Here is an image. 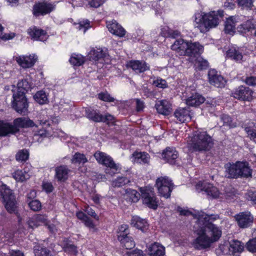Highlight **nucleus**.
<instances>
[{
    "mask_svg": "<svg viewBox=\"0 0 256 256\" xmlns=\"http://www.w3.org/2000/svg\"><path fill=\"white\" fill-rule=\"evenodd\" d=\"M40 226L42 224H45L47 221L46 216L45 215L42 214H36L34 216Z\"/></svg>",
    "mask_w": 256,
    "mask_h": 256,
    "instance_id": "nucleus-63",
    "label": "nucleus"
},
{
    "mask_svg": "<svg viewBox=\"0 0 256 256\" xmlns=\"http://www.w3.org/2000/svg\"><path fill=\"white\" fill-rule=\"evenodd\" d=\"M12 177L16 180V181L23 182L29 178L30 176L25 171L22 170H15L12 174Z\"/></svg>",
    "mask_w": 256,
    "mask_h": 256,
    "instance_id": "nucleus-44",
    "label": "nucleus"
},
{
    "mask_svg": "<svg viewBox=\"0 0 256 256\" xmlns=\"http://www.w3.org/2000/svg\"><path fill=\"white\" fill-rule=\"evenodd\" d=\"M191 141V147L195 152L208 151L214 145L213 140L208 132L200 130L194 132Z\"/></svg>",
    "mask_w": 256,
    "mask_h": 256,
    "instance_id": "nucleus-6",
    "label": "nucleus"
},
{
    "mask_svg": "<svg viewBox=\"0 0 256 256\" xmlns=\"http://www.w3.org/2000/svg\"><path fill=\"white\" fill-rule=\"evenodd\" d=\"M14 60L20 67L26 69L33 67L38 60L35 54L21 55L14 57Z\"/></svg>",
    "mask_w": 256,
    "mask_h": 256,
    "instance_id": "nucleus-17",
    "label": "nucleus"
},
{
    "mask_svg": "<svg viewBox=\"0 0 256 256\" xmlns=\"http://www.w3.org/2000/svg\"><path fill=\"white\" fill-rule=\"evenodd\" d=\"M107 27L109 32L114 35L120 38L124 37L126 35V30L116 20L112 21L111 24H108Z\"/></svg>",
    "mask_w": 256,
    "mask_h": 256,
    "instance_id": "nucleus-29",
    "label": "nucleus"
},
{
    "mask_svg": "<svg viewBox=\"0 0 256 256\" xmlns=\"http://www.w3.org/2000/svg\"><path fill=\"white\" fill-rule=\"evenodd\" d=\"M34 256H52L50 250L42 244H36L34 246Z\"/></svg>",
    "mask_w": 256,
    "mask_h": 256,
    "instance_id": "nucleus-37",
    "label": "nucleus"
},
{
    "mask_svg": "<svg viewBox=\"0 0 256 256\" xmlns=\"http://www.w3.org/2000/svg\"><path fill=\"white\" fill-rule=\"evenodd\" d=\"M116 235L118 240L126 249L130 250L135 246V242L130 234L128 224H123L119 226Z\"/></svg>",
    "mask_w": 256,
    "mask_h": 256,
    "instance_id": "nucleus-7",
    "label": "nucleus"
},
{
    "mask_svg": "<svg viewBox=\"0 0 256 256\" xmlns=\"http://www.w3.org/2000/svg\"><path fill=\"white\" fill-rule=\"evenodd\" d=\"M238 6L242 10L250 11L254 10V0H236Z\"/></svg>",
    "mask_w": 256,
    "mask_h": 256,
    "instance_id": "nucleus-41",
    "label": "nucleus"
},
{
    "mask_svg": "<svg viewBox=\"0 0 256 256\" xmlns=\"http://www.w3.org/2000/svg\"><path fill=\"white\" fill-rule=\"evenodd\" d=\"M190 110L188 108H176L174 112V116L176 120L181 123L188 122L192 119L190 114Z\"/></svg>",
    "mask_w": 256,
    "mask_h": 256,
    "instance_id": "nucleus-23",
    "label": "nucleus"
},
{
    "mask_svg": "<svg viewBox=\"0 0 256 256\" xmlns=\"http://www.w3.org/2000/svg\"><path fill=\"white\" fill-rule=\"evenodd\" d=\"M106 57V54L102 50H92L90 52L89 58L90 60H92L97 64V62L104 60Z\"/></svg>",
    "mask_w": 256,
    "mask_h": 256,
    "instance_id": "nucleus-36",
    "label": "nucleus"
},
{
    "mask_svg": "<svg viewBox=\"0 0 256 256\" xmlns=\"http://www.w3.org/2000/svg\"><path fill=\"white\" fill-rule=\"evenodd\" d=\"M224 168L228 178H248L252 176V170L246 161H237L235 163L228 162L224 165Z\"/></svg>",
    "mask_w": 256,
    "mask_h": 256,
    "instance_id": "nucleus-4",
    "label": "nucleus"
},
{
    "mask_svg": "<svg viewBox=\"0 0 256 256\" xmlns=\"http://www.w3.org/2000/svg\"><path fill=\"white\" fill-rule=\"evenodd\" d=\"M85 212L86 214L90 216L91 217L94 218L96 220H99V216L96 214L95 211L89 206H88L85 210Z\"/></svg>",
    "mask_w": 256,
    "mask_h": 256,
    "instance_id": "nucleus-64",
    "label": "nucleus"
},
{
    "mask_svg": "<svg viewBox=\"0 0 256 256\" xmlns=\"http://www.w3.org/2000/svg\"><path fill=\"white\" fill-rule=\"evenodd\" d=\"M32 83L28 78L20 80L17 84V90L16 93L26 96L32 88Z\"/></svg>",
    "mask_w": 256,
    "mask_h": 256,
    "instance_id": "nucleus-28",
    "label": "nucleus"
},
{
    "mask_svg": "<svg viewBox=\"0 0 256 256\" xmlns=\"http://www.w3.org/2000/svg\"><path fill=\"white\" fill-rule=\"evenodd\" d=\"M234 218L238 227L242 228H248L254 222V217L249 212H240L236 214Z\"/></svg>",
    "mask_w": 256,
    "mask_h": 256,
    "instance_id": "nucleus-18",
    "label": "nucleus"
},
{
    "mask_svg": "<svg viewBox=\"0 0 256 256\" xmlns=\"http://www.w3.org/2000/svg\"><path fill=\"white\" fill-rule=\"evenodd\" d=\"M33 98L36 102L42 105L48 104L49 102L48 94L43 90L36 92Z\"/></svg>",
    "mask_w": 256,
    "mask_h": 256,
    "instance_id": "nucleus-40",
    "label": "nucleus"
},
{
    "mask_svg": "<svg viewBox=\"0 0 256 256\" xmlns=\"http://www.w3.org/2000/svg\"><path fill=\"white\" fill-rule=\"evenodd\" d=\"M153 84H154L156 87L161 88H166L168 87V84L166 81L165 80L161 78H158L156 80H154Z\"/></svg>",
    "mask_w": 256,
    "mask_h": 256,
    "instance_id": "nucleus-57",
    "label": "nucleus"
},
{
    "mask_svg": "<svg viewBox=\"0 0 256 256\" xmlns=\"http://www.w3.org/2000/svg\"><path fill=\"white\" fill-rule=\"evenodd\" d=\"M42 188L46 194H50L54 190V187L51 182L43 181Z\"/></svg>",
    "mask_w": 256,
    "mask_h": 256,
    "instance_id": "nucleus-56",
    "label": "nucleus"
},
{
    "mask_svg": "<svg viewBox=\"0 0 256 256\" xmlns=\"http://www.w3.org/2000/svg\"><path fill=\"white\" fill-rule=\"evenodd\" d=\"M35 125L32 120L26 117L14 118L12 124L0 120V137L16 134L20 132L21 128H33Z\"/></svg>",
    "mask_w": 256,
    "mask_h": 256,
    "instance_id": "nucleus-3",
    "label": "nucleus"
},
{
    "mask_svg": "<svg viewBox=\"0 0 256 256\" xmlns=\"http://www.w3.org/2000/svg\"><path fill=\"white\" fill-rule=\"evenodd\" d=\"M194 217L197 218V224H205L208 223H213L214 221L219 219L220 216L217 214H208L204 212H198L195 214Z\"/></svg>",
    "mask_w": 256,
    "mask_h": 256,
    "instance_id": "nucleus-22",
    "label": "nucleus"
},
{
    "mask_svg": "<svg viewBox=\"0 0 256 256\" xmlns=\"http://www.w3.org/2000/svg\"><path fill=\"white\" fill-rule=\"evenodd\" d=\"M27 224L28 226V228L32 229H34L40 226V224H38V222L37 220L36 219V218L34 216L28 219V220L27 222Z\"/></svg>",
    "mask_w": 256,
    "mask_h": 256,
    "instance_id": "nucleus-59",
    "label": "nucleus"
},
{
    "mask_svg": "<svg viewBox=\"0 0 256 256\" xmlns=\"http://www.w3.org/2000/svg\"><path fill=\"white\" fill-rule=\"evenodd\" d=\"M56 8V5L52 2L43 0L36 2L32 6V14L34 16L38 18L49 14Z\"/></svg>",
    "mask_w": 256,
    "mask_h": 256,
    "instance_id": "nucleus-9",
    "label": "nucleus"
},
{
    "mask_svg": "<svg viewBox=\"0 0 256 256\" xmlns=\"http://www.w3.org/2000/svg\"><path fill=\"white\" fill-rule=\"evenodd\" d=\"M224 16V10H218L210 11L207 13H198L196 15L194 21L200 32H204L217 26Z\"/></svg>",
    "mask_w": 256,
    "mask_h": 256,
    "instance_id": "nucleus-2",
    "label": "nucleus"
},
{
    "mask_svg": "<svg viewBox=\"0 0 256 256\" xmlns=\"http://www.w3.org/2000/svg\"><path fill=\"white\" fill-rule=\"evenodd\" d=\"M12 102V108L18 114L25 115L28 113V102L26 96L14 93Z\"/></svg>",
    "mask_w": 256,
    "mask_h": 256,
    "instance_id": "nucleus-11",
    "label": "nucleus"
},
{
    "mask_svg": "<svg viewBox=\"0 0 256 256\" xmlns=\"http://www.w3.org/2000/svg\"><path fill=\"white\" fill-rule=\"evenodd\" d=\"M223 126H228L229 128H235L237 126V122L229 115L223 114L221 116Z\"/></svg>",
    "mask_w": 256,
    "mask_h": 256,
    "instance_id": "nucleus-42",
    "label": "nucleus"
},
{
    "mask_svg": "<svg viewBox=\"0 0 256 256\" xmlns=\"http://www.w3.org/2000/svg\"><path fill=\"white\" fill-rule=\"evenodd\" d=\"M226 58L240 62L243 58L242 50L238 46H232L226 52Z\"/></svg>",
    "mask_w": 256,
    "mask_h": 256,
    "instance_id": "nucleus-26",
    "label": "nucleus"
},
{
    "mask_svg": "<svg viewBox=\"0 0 256 256\" xmlns=\"http://www.w3.org/2000/svg\"><path fill=\"white\" fill-rule=\"evenodd\" d=\"M63 248L65 252L74 255L77 254L78 252L77 246L74 244L66 243L64 245Z\"/></svg>",
    "mask_w": 256,
    "mask_h": 256,
    "instance_id": "nucleus-51",
    "label": "nucleus"
},
{
    "mask_svg": "<svg viewBox=\"0 0 256 256\" xmlns=\"http://www.w3.org/2000/svg\"><path fill=\"white\" fill-rule=\"evenodd\" d=\"M27 32L31 40L36 41H46L49 36L46 30L39 28L35 26L30 27Z\"/></svg>",
    "mask_w": 256,
    "mask_h": 256,
    "instance_id": "nucleus-19",
    "label": "nucleus"
},
{
    "mask_svg": "<svg viewBox=\"0 0 256 256\" xmlns=\"http://www.w3.org/2000/svg\"><path fill=\"white\" fill-rule=\"evenodd\" d=\"M70 170L66 165H60L56 168L54 178L58 182H65L68 178Z\"/></svg>",
    "mask_w": 256,
    "mask_h": 256,
    "instance_id": "nucleus-25",
    "label": "nucleus"
},
{
    "mask_svg": "<svg viewBox=\"0 0 256 256\" xmlns=\"http://www.w3.org/2000/svg\"><path fill=\"white\" fill-rule=\"evenodd\" d=\"M70 64L73 66H82L85 62L86 58L81 54H72L70 59Z\"/></svg>",
    "mask_w": 256,
    "mask_h": 256,
    "instance_id": "nucleus-39",
    "label": "nucleus"
},
{
    "mask_svg": "<svg viewBox=\"0 0 256 256\" xmlns=\"http://www.w3.org/2000/svg\"><path fill=\"white\" fill-rule=\"evenodd\" d=\"M0 200L9 214L19 215L14 193L10 186L2 181H0Z\"/></svg>",
    "mask_w": 256,
    "mask_h": 256,
    "instance_id": "nucleus-5",
    "label": "nucleus"
},
{
    "mask_svg": "<svg viewBox=\"0 0 256 256\" xmlns=\"http://www.w3.org/2000/svg\"><path fill=\"white\" fill-rule=\"evenodd\" d=\"M28 204L30 208L34 212L39 211L42 208V204L40 200H37L30 201Z\"/></svg>",
    "mask_w": 256,
    "mask_h": 256,
    "instance_id": "nucleus-53",
    "label": "nucleus"
},
{
    "mask_svg": "<svg viewBox=\"0 0 256 256\" xmlns=\"http://www.w3.org/2000/svg\"><path fill=\"white\" fill-rule=\"evenodd\" d=\"M194 233L198 236L194 240L192 245L196 250H201L209 248L214 242L206 234L204 230H202L198 226L196 228Z\"/></svg>",
    "mask_w": 256,
    "mask_h": 256,
    "instance_id": "nucleus-8",
    "label": "nucleus"
},
{
    "mask_svg": "<svg viewBox=\"0 0 256 256\" xmlns=\"http://www.w3.org/2000/svg\"><path fill=\"white\" fill-rule=\"evenodd\" d=\"M194 66H196V68L198 70H206L208 69L210 66L208 61L202 58L196 59V60Z\"/></svg>",
    "mask_w": 256,
    "mask_h": 256,
    "instance_id": "nucleus-48",
    "label": "nucleus"
},
{
    "mask_svg": "<svg viewBox=\"0 0 256 256\" xmlns=\"http://www.w3.org/2000/svg\"><path fill=\"white\" fill-rule=\"evenodd\" d=\"M140 197V194L137 190L131 188L126 190L124 198L126 200L130 202H136Z\"/></svg>",
    "mask_w": 256,
    "mask_h": 256,
    "instance_id": "nucleus-34",
    "label": "nucleus"
},
{
    "mask_svg": "<svg viewBox=\"0 0 256 256\" xmlns=\"http://www.w3.org/2000/svg\"><path fill=\"white\" fill-rule=\"evenodd\" d=\"M98 98L99 100L105 102H111L115 100L107 92H100L98 94Z\"/></svg>",
    "mask_w": 256,
    "mask_h": 256,
    "instance_id": "nucleus-52",
    "label": "nucleus"
},
{
    "mask_svg": "<svg viewBox=\"0 0 256 256\" xmlns=\"http://www.w3.org/2000/svg\"><path fill=\"white\" fill-rule=\"evenodd\" d=\"M149 250L152 256H164L165 254V248L158 242L152 244Z\"/></svg>",
    "mask_w": 256,
    "mask_h": 256,
    "instance_id": "nucleus-38",
    "label": "nucleus"
},
{
    "mask_svg": "<svg viewBox=\"0 0 256 256\" xmlns=\"http://www.w3.org/2000/svg\"><path fill=\"white\" fill-rule=\"evenodd\" d=\"M101 122L107 124H114L115 122V118L112 114L106 113L104 115L102 114Z\"/></svg>",
    "mask_w": 256,
    "mask_h": 256,
    "instance_id": "nucleus-55",
    "label": "nucleus"
},
{
    "mask_svg": "<svg viewBox=\"0 0 256 256\" xmlns=\"http://www.w3.org/2000/svg\"><path fill=\"white\" fill-rule=\"evenodd\" d=\"M238 28V30L240 33L243 34H246L254 29V24L250 20H247L241 24Z\"/></svg>",
    "mask_w": 256,
    "mask_h": 256,
    "instance_id": "nucleus-43",
    "label": "nucleus"
},
{
    "mask_svg": "<svg viewBox=\"0 0 256 256\" xmlns=\"http://www.w3.org/2000/svg\"><path fill=\"white\" fill-rule=\"evenodd\" d=\"M246 248L250 252H256V238L250 239L246 244Z\"/></svg>",
    "mask_w": 256,
    "mask_h": 256,
    "instance_id": "nucleus-54",
    "label": "nucleus"
},
{
    "mask_svg": "<svg viewBox=\"0 0 256 256\" xmlns=\"http://www.w3.org/2000/svg\"><path fill=\"white\" fill-rule=\"evenodd\" d=\"M198 226L202 230H205L206 234L208 236L214 243L218 242L222 236V230L221 228L214 223L199 224Z\"/></svg>",
    "mask_w": 256,
    "mask_h": 256,
    "instance_id": "nucleus-12",
    "label": "nucleus"
},
{
    "mask_svg": "<svg viewBox=\"0 0 256 256\" xmlns=\"http://www.w3.org/2000/svg\"><path fill=\"white\" fill-rule=\"evenodd\" d=\"M88 159L84 154L76 152L74 155L72 162L74 164H84L88 162Z\"/></svg>",
    "mask_w": 256,
    "mask_h": 256,
    "instance_id": "nucleus-50",
    "label": "nucleus"
},
{
    "mask_svg": "<svg viewBox=\"0 0 256 256\" xmlns=\"http://www.w3.org/2000/svg\"><path fill=\"white\" fill-rule=\"evenodd\" d=\"M208 82L210 84L218 88L224 86L226 81L216 69H210L208 72Z\"/></svg>",
    "mask_w": 256,
    "mask_h": 256,
    "instance_id": "nucleus-20",
    "label": "nucleus"
},
{
    "mask_svg": "<svg viewBox=\"0 0 256 256\" xmlns=\"http://www.w3.org/2000/svg\"><path fill=\"white\" fill-rule=\"evenodd\" d=\"M130 182V180L126 176H118L112 182L114 187L120 188Z\"/></svg>",
    "mask_w": 256,
    "mask_h": 256,
    "instance_id": "nucleus-47",
    "label": "nucleus"
},
{
    "mask_svg": "<svg viewBox=\"0 0 256 256\" xmlns=\"http://www.w3.org/2000/svg\"><path fill=\"white\" fill-rule=\"evenodd\" d=\"M253 94V90L250 88L240 86L233 90L231 96L241 101L250 102L252 99Z\"/></svg>",
    "mask_w": 256,
    "mask_h": 256,
    "instance_id": "nucleus-13",
    "label": "nucleus"
},
{
    "mask_svg": "<svg viewBox=\"0 0 256 256\" xmlns=\"http://www.w3.org/2000/svg\"><path fill=\"white\" fill-rule=\"evenodd\" d=\"M244 82L247 85L249 86H256V76H246L244 80Z\"/></svg>",
    "mask_w": 256,
    "mask_h": 256,
    "instance_id": "nucleus-62",
    "label": "nucleus"
},
{
    "mask_svg": "<svg viewBox=\"0 0 256 256\" xmlns=\"http://www.w3.org/2000/svg\"><path fill=\"white\" fill-rule=\"evenodd\" d=\"M29 158V152L26 149H22L18 152L16 154V159L18 162H25Z\"/></svg>",
    "mask_w": 256,
    "mask_h": 256,
    "instance_id": "nucleus-49",
    "label": "nucleus"
},
{
    "mask_svg": "<svg viewBox=\"0 0 256 256\" xmlns=\"http://www.w3.org/2000/svg\"><path fill=\"white\" fill-rule=\"evenodd\" d=\"M160 34L164 38H176L180 34L178 31L174 30L168 26H166L162 28Z\"/></svg>",
    "mask_w": 256,
    "mask_h": 256,
    "instance_id": "nucleus-45",
    "label": "nucleus"
},
{
    "mask_svg": "<svg viewBox=\"0 0 256 256\" xmlns=\"http://www.w3.org/2000/svg\"><path fill=\"white\" fill-rule=\"evenodd\" d=\"M94 156L98 164L114 170V174L118 170V167L112 158L105 152L98 151L94 153Z\"/></svg>",
    "mask_w": 256,
    "mask_h": 256,
    "instance_id": "nucleus-14",
    "label": "nucleus"
},
{
    "mask_svg": "<svg viewBox=\"0 0 256 256\" xmlns=\"http://www.w3.org/2000/svg\"><path fill=\"white\" fill-rule=\"evenodd\" d=\"M171 48L180 56H187L192 58H198L204 50V46L198 42H192V40H186L182 38L176 40Z\"/></svg>",
    "mask_w": 256,
    "mask_h": 256,
    "instance_id": "nucleus-1",
    "label": "nucleus"
},
{
    "mask_svg": "<svg viewBox=\"0 0 256 256\" xmlns=\"http://www.w3.org/2000/svg\"><path fill=\"white\" fill-rule=\"evenodd\" d=\"M132 157L134 161L142 164H148L150 162V156L148 153L145 152L135 151L132 154Z\"/></svg>",
    "mask_w": 256,
    "mask_h": 256,
    "instance_id": "nucleus-32",
    "label": "nucleus"
},
{
    "mask_svg": "<svg viewBox=\"0 0 256 256\" xmlns=\"http://www.w3.org/2000/svg\"><path fill=\"white\" fill-rule=\"evenodd\" d=\"M246 198L249 201H252L254 204H256V192L248 190L246 194Z\"/></svg>",
    "mask_w": 256,
    "mask_h": 256,
    "instance_id": "nucleus-58",
    "label": "nucleus"
},
{
    "mask_svg": "<svg viewBox=\"0 0 256 256\" xmlns=\"http://www.w3.org/2000/svg\"><path fill=\"white\" fill-rule=\"evenodd\" d=\"M130 224L132 226L142 232H146L148 228V224L147 220L138 216H132Z\"/></svg>",
    "mask_w": 256,
    "mask_h": 256,
    "instance_id": "nucleus-27",
    "label": "nucleus"
},
{
    "mask_svg": "<svg viewBox=\"0 0 256 256\" xmlns=\"http://www.w3.org/2000/svg\"><path fill=\"white\" fill-rule=\"evenodd\" d=\"M128 66L136 72L142 73L150 70V66L144 60H131L128 64Z\"/></svg>",
    "mask_w": 256,
    "mask_h": 256,
    "instance_id": "nucleus-24",
    "label": "nucleus"
},
{
    "mask_svg": "<svg viewBox=\"0 0 256 256\" xmlns=\"http://www.w3.org/2000/svg\"><path fill=\"white\" fill-rule=\"evenodd\" d=\"M157 112L162 114L168 116L171 112L170 105L166 100H162L155 106Z\"/></svg>",
    "mask_w": 256,
    "mask_h": 256,
    "instance_id": "nucleus-35",
    "label": "nucleus"
},
{
    "mask_svg": "<svg viewBox=\"0 0 256 256\" xmlns=\"http://www.w3.org/2000/svg\"><path fill=\"white\" fill-rule=\"evenodd\" d=\"M156 186L160 196L166 198H170L174 188V184L168 177L160 176L156 180Z\"/></svg>",
    "mask_w": 256,
    "mask_h": 256,
    "instance_id": "nucleus-10",
    "label": "nucleus"
},
{
    "mask_svg": "<svg viewBox=\"0 0 256 256\" xmlns=\"http://www.w3.org/2000/svg\"><path fill=\"white\" fill-rule=\"evenodd\" d=\"M139 190L141 193L144 204L150 208L156 210L158 207V201L154 194H150L149 190L146 187H140Z\"/></svg>",
    "mask_w": 256,
    "mask_h": 256,
    "instance_id": "nucleus-15",
    "label": "nucleus"
},
{
    "mask_svg": "<svg viewBox=\"0 0 256 256\" xmlns=\"http://www.w3.org/2000/svg\"><path fill=\"white\" fill-rule=\"evenodd\" d=\"M241 242L238 240H232L230 244L229 250L234 254L236 252H240L243 250Z\"/></svg>",
    "mask_w": 256,
    "mask_h": 256,
    "instance_id": "nucleus-46",
    "label": "nucleus"
},
{
    "mask_svg": "<svg viewBox=\"0 0 256 256\" xmlns=\"http://www.w3.org/2000/svg\"><path fill=\"white\" fill-rule=\"evenodd\" d=\"M236 16H230L227 18L224 22V32L225 34H233L236 32Z\"/></svg>",
    "mask_w": 256,
    "mask_h": 256,
    "instance_id": "nucleus-31",
    "label": "nucleus"
},
{
    "mask_svg": "<svg viewBox=\"0 0 256 256\" xmlns=\"http://www.w3.org/2000/svg\"><path fill=\"white\" fill-rule=\"evenodd\" d=\"M86 117L90 120L95 122H100L102 114L98 110H94L91 108H86L85 110Z\"/></svg>",
    "mask_w": 256,
    "mask_h": 256,
    "instance_id": "nucleus-33",
    "label": "nucleus"
},
{
    "mask_svg": "<svg viewBox=\"0 0 256 256\" xmlns=\"http://www.w3.org/2000/svg\"><path fill=\"white\" fill-rule=\"evenodd\" d=\"M106 0H90L88 4L90 7L98 8L103 4Z\"/></svg>",
    "mask_w": 256,
    "mask_h": 256,
    "instance_id": "nucleus-61",
    "label": "nucleus"
},
{
    "mask_svg": "<svg viewBox=\"0 0 256 256\" xmlns=\"http://www.w3.org/2000/svg\"><path fill=\"white\" fill-rule=\"evenodd\" d=\"M162 158L166 162L172 165L178 164V152L174 147H166L163 150Z\"/></svg>",
    "mask_w": 256,
    "mask_h": 256,
    "instance_id": "nucleus-21",
    "label": "nucleus"
},
{
    "mask_svg": "<svg viewBox=\"0 0 256 256\" xmlns=\"http://www.w3.org/2000/svg\"><path fill=\"white\" fill-rule=\"evenodd\" d=\"M90 28V21L88 20H82L78 23V28L80 30H84L86 32L89 28Z\"/></svg>",
    "mask_w": 256,
    "mask_h": 256,
    "instance_id": "nucleus-60",
    "label": "nucleus"
},
{
    "mask_svg": "<svg viewBox=\"0 0 256 256\" xmlns=\"http://www.w3.org/2000/svg\"><path fill=\"white\" fill-rule=\"evenodd\" d=\"M196 190L198 192H204L208 196L216 198L220 196V191L212 184L199 181L196 186Z\"/></svg>",
    "mask_w": 256,
    "mask_h": 256,
    "instance_id": "nucleus-16",
    "label": "nucleus"
},
{
    "mask_svg": "<svg viewBox=\"0 0 256 256\" xmlns=\"http://www.w3.org/2000/svg\"><path fill=\"white\" fill-rule=\"evenodd\" d=\"M205 98L198 93L192 94L186 100V103L189 106L197 107L204 102Z\"/></svg>",
    "mask_w": 256,
    "mask_h": 256,
    "instance_id": "nucleus-30",
    "label": "nucleus"
}]
</instances>
